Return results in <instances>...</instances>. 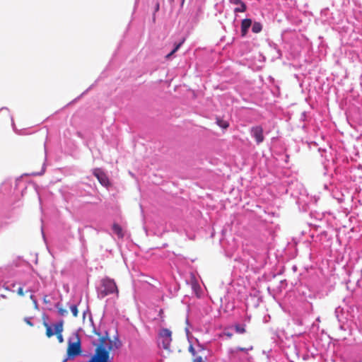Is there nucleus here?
Instances as JSON below:
<instances>
[{
  "mask_svg": "<svg viewBox=\"0 0 362 362\" xmlns=\"http://www.w3.org/2000/svg\"><path fill=\"white\" fill-rule=\"evenodd\" d=\"M110 353L105 347L99 346L95 349V354L88 362H109Z\"/></svg>",
  "mask_w": 362,
  "mask_h": 362,
  "instance_id": "obj_4",
  "label": "nucleus"
},
{
  "mask_svg": "<svg viewBox=\"0 0 362 362\" xmlns=\"http://www.w3.org/2000/svg\"><path fill=\"white\" fill-rule=\"evenodd\" d=\"M55 307L57 308V311H58V313L59 315L65 316L66 315H67V313H68L67 310L64 309L59 303H57L55 305Z\"/></svg>",
  "mask_w": 362,
  "mask_h": 362,
  "instance_id": "obj_13",
  "label": "nucleus"
},
{
  "mask_svg": "<svg viewBox=\"0 0 362 362\" xmlns=\"http://www.w3.org/2000/svg\"><path fill=\"white\" fill-rule=\"evenodd\" d=\"M112 230L119 238L123 237L122 230L119 225L114 224L112 226Z\"/></svg>",
  "mask_w": 362,
  "mask_h": 362,
  "instance_id": "obj_12",
  "label": "nucleus"
},
{
  "mask_svg": "<svg viewBox=\"0 0 362 362\" xmlns=\"http://www.w3.org/2000/svg\"><path fill=\"white\" fill-rule=\"evenodd\" d=\"M69 308L74 317L78 316V308L77 305L73 304L69 306Z\"/></svg>",
  "mask_w": 362,
  "mask_h": 362,
  "instance_id": "obj_19",
  "label": "nucleus"
},
{
  "mask_svg": "<svg viewBox=\"0 0 362 362\" xmlns=\"http://www.w3.org/2000/svg\"><path fill=\"white\" fill-rule=\"evenodd\" d=\"M81 352V341L77 338L76 341L71 342L69 341V346L67 349V354L64 361L73 359L77 356L80 355Z\"/></svg>",
  "mask_w": 362,
  "mask_h": 362,
  "instance_id": "obj_3",
  "label": "nucleus"
},
{
  "mask_svg": "<svg viewBox=\"0 0 362 362\" xmlns=\"http://www.w3.org/2000/svg\"><path fill=\"white\" fill-rule=\"evenodd\" d=\"M43 172H44V171H42V173H36L35 175H42V174L43 173Z\"/></svg>",
  "mask_w": 362,
  "mask_h": 362,
  "instance_id": "obj_28",
  "label": "nucleus"
},
{
  "mask_svg": "<svg viewBox=\"0 0 362 362\" xmlns=\"http://www.w3.org/2000/svg\"><path fill=\"white\" fill-rule=\"evenodd\" d=\"M54 334H60L63 331V321H60L53 325Z\"/></svg>",
  "mask_w": 362,
  "mask_h": 362,
  "instance_id": "obj_10",
  "label": "nucleus"
},
{
  "mask_svg": "<svg viewBox=\"0 0 362 362\" xmlns=\"http://www.w3.org/2000/svg\"><path fill=\"white\" fill-rule=\"evenodd\" d=\"M252 25V21L249 18H246L242 21L241 23V35L245 37L248 31V29Z\"/></svg>",
  "mask_w": 362,
  "mask_h": 362,
  "instance_id": "obj_8",
  "label": "nucleus"
},
{
  "mask_svg": "<svg viewBox=\"0 0 362 362\" xmlns=\"http://www.w3.org/2000/svg\"><path fill=\"white\" fill-rule=\"evenodd\" d=\"M38 289V284H34L33 286H30L26 289V292H30L31 293H35Z\"/></svg>",
  "mask_w": 362,
  "mask_h": 362,
  "instance_id": "obj_18",
  "label": "nucleus"
},
{
  "mask_svg": "<svg viewBox=\"0 0 362 362\" xmlns=\"http://www.w3.org/2000/svg\"><path fill=\"white\" fill-rule=\"evenodd\" d=\"M24 320H25V322L28 325H30V326H33V322L30 321V318H28V317H25V318L24 319Z\"/></svg>",
  "mask_w": 362,
  "mask_h": 362,
  "instance_id": "obj_25",
  "label": "nucleus"
},
{
  "mask_svg": "<svg viewBox=\"0 0 362 362\" xmlns=\"http://www.w3.org/2000/svg\"><path fill=\"white\" fill-rule=\"evenodd\" d=\"M57 334V338L59 339V342H62L63 341V337L62 335V333L60 334Z\"/></svg>",
  "mask_w": 362,
  "mask_h": 362,
  "instance_id": "obj_26",
  "label": "nucleus"
},
{
  "mask_svg": "<svg viewBox=\"0 0 362 362\" xmlns=\"http://www.w3.org/2000/svg\"><path fill=\"white\" fill-rule=\"evenodd\" d=\"M244 325L237 324L234 326L235 332L238 334H243L245 332V328Z\"/></svg>",
  "mask_w": 362,
  "mask_h": 362,
  "instance_id": "obj_15",
  "label": "nucleus"
},
{
  "mask_svg": "<svg viewBox=\"0 0 362 362\" xmlns=\"http://www.w3.org/2000/svg\"><path fill=\"white\" fill-rule=\"evenodd\" d=\"M30 299L32 300V302L34 303L35 305V308H37V301L35 297V296L33 294H31L30 296Z\"/></svg>",
  "mask_w": 362,
  "mask_h": 362,
  "instance_id": "obj_22",
  "label": "nucleus"
},
{
  "mask_svg": "<svg viewBox=\"0 0 362 362\" xmlns=\"http://www.w3.org/2000/svg\"><path fill=\"white\" fill-rule=\"evenodd\" d=\"M45 325L47 327V330H46L47 336L48 337L53 336L54 334V329H52V327L51 326L48 325L47 324H45Z\"/></svg>",
  "mask_w": 362,
  "mask_h": 362,
  "instance_id": "obj_17",
  "label": "nucleus"
},
{
  "mask_svg": "<svg viewBox=\"0 0 362 362\" xmlns=\"http://www.w3.org/2000/svg\"><path fill=\"white\" fill-rule=\"evenodd\" d=\"M218 124H219V126H221L223 128H227L228 127V124L226 122L218 123Z\"/></svg>",
  "mask_w": 362,
  "mask_h": 362,
  "instance_id": "obj_24",
  "label": "nucleus"
},
{
  "mask_svg": "<svg viewBox=\"0 0 362 362\" xmlns=\"http://www.w3.org/2000/svg\"><path fill=\"white\" fill-rule=\"evenodd\" d=\"M189 351L192 354V355L194 356V358H195L196 356H197L196 355V351L194 349V348L193 347V346L191 344L189 346Z\"/></svg>",
  "mask_w": 362,
  "mask_h": 362,
  "instance_id": "obj_21",
  "label": "nucleus"
},
{
  "mask_svg": "<svg viewBox=\"0 0 362 362\" xmlns=\"http://www.w3.org/2000/svg\"><path fill=\"white\" fill-rule=\"evenodd\" d=\"M16 283H11V284H6L4 286V288L6 289V290H8V291H13L14 292V287L16 286Z\"/></svg>",
  "mask_w": 362,
  "mask_h": 362,
  "instance_id": "obj_20",
  "label": "nucleus"
},
{
  "mask_svg": "<svg viewBox=\"0 0 362 362\" xmlns=\"http://www.w3.org/2000/svg\"><path fill=\"white\" fill-rule=\"evenodd\" d=\"M193 362H204L202 357L200 356H197L193 359Z\"/></svg>",
  "mask_w": 362,
  "mask_h": 362,
  "instance_id": "obj_23",
  "label": "nucleus"
},
{
  "mask_svg": "<svg viewBox=\"0 0 362 362\" xmlns=\"http://www.w3.org/2000/svg\"><path fill=\"white\" fill-rule=\"evenodd\" d=\"M252 349H253V347L252 346L248 348H243V347L238 346V347H235L233 349H230V353L231 354L235 355L238 354V351H244V352L247 353V351L252 350Z\"/></svg>",
  "mask_w": 362,
  "mask_h": 362,
  "instance_id": "obj_9",
  "label": "nucleus"
},
{
  "mask_svg": "<svg viewBox=\"0 0 362 362\" xmlns=\"http://www.w3.org/2000/svg\"><path fill=\"white\" fill-rule=\"evenodd\" d=\"M250 134L252 137L255 139L257 144L264 141V137L263 135V129L261 126L252 127L250 129Z\"/></svg>",
  "mask_w": 362,
  "mask_h": 362,
  "instance_id": "obj_5",
  "label": "nucleus"
},
{
  "mask_svg": "<svg viewBox=\"0 0 362 362\" xmlns=\"http://www.w3.org/2000/svg\"><path fill=\"white\" fill-rule=\"evenodd\" d=\"M230 3L236 6L234 8L235 13L244 12L246 10V6L242 0H230Z\"/></svg>",
  "mask_w": 362,
  "mask_h": 362,
  "instance_id": "obj_7",
  "label": "nucleus"
},
{
  "mask_svg": "<svg viewBox=\"0 0 362 362\" xmlns=\"http://www.w3.org/2000/svg\"><path fill=\"white\" fill-rule=\"evenodd\" d=\"M115 293H118V290L114 280L109 278L102 279L100 286L98 288V297L103 298Z\"/></svg>",
  "mask_w": 362,
  "mask_h": 362,
  "instance_id": "obj_1",
  "label": "nucleus"
},
{
  "mask_svg": "<svg viewBox=\"0 0 362 362\" xmlns=\"http://www.w3.org/2000/svg\"><path fill=\"white\" fill-rule=\"evenodd\" d=\"M324 188H325V189H329L328 185H324Z\"/></svg>",
  "mask_w": 362,
  "mask_h": 362,
  "instance_id": "obj_27",
  "label": "nucleus"
},
{
  "mask_svg": "<svg viewBox=\"0 0 362 362\" xmlns=\"http://www.w3.org/2000/svg\"><path fill=\"white\" fill-rule=\"evenodd\" d=\"M93 175L98 178L100 183L105 187L109 185V180L106 175L100 169H95Z\"/></svg>",
  "mask_w": 362,
  "mask_h": 362,
  "instance_id": "obj_6",
  "label": "nucleus"
},
{
  "mask_svg": "<svg viewBox=\"0 0 362 362\" xmlns=\"http://www.w3.org/2000/svg\"><path fill=\"white\" fill-rule=\"evenodd\" d=\"M184 42V40H182L181 42H180L179 43H177V45H175L174 49L169 53L166 55V58H170L174 53H175L179 49L180 47L182 46V43Z\"/></svg>",
  "mask_w": 362,
  "mask_h": 362,
  "instance_id": "obj_14",
  "label": "nucleus"
},
{
  "mask_svg": "<svg viewBox=\"0 0 362 362\" xmlns=\"http://www.w3.org/2000/svg\"><path fill=\"white\" fill-rule=\"evenodd\" d=\"M28 284V282H24V283L20 284V286L17 289V293L18 296H23L25 295L24 291H23V287L25 286Z\"/></svg>",
  "mask_w": 362,
  "mask_h": 362,
  "instance_id": "obj_16",
  "label": "nucleus"
},
{
  "mask_svg": "<svg viewBox=\"0 0 362 362\" xmlns=\"http://www.w3.org/2000/svg\"><path fill=\"white\" fill-rule=\"evenodd\" d=\"M251 26H252V31L255 33H259L262 30V24L258 22H255Z\"/></svg>",
  "mask_w": 362,
  "mask_h": 362,
  "instance_id": "obj_11",
  "label": "nucleus"
},
{
  "mask_svg": "<svg viewBox=\"0 0 362 362\" xmlns=\"http://www.w3.org/2000/svg\"><path fill=\"white\" fill-rule=\"evenodd\" d=\"M171 335L172 332L170 329L165 328L160 329L158 334V345L165 350H169L172 341Z\"/></svg>",
  "mask_w": 362,
  "mask_h": 362,
  "instance_id": "obj_2",
  "label": "nucleus"
},
{
  "mask_svg": "<svg viewBox=\"0 0 362 362\" xmlns=\"http://www.w3.org/2000/svg\"><path fill=\"white\" fill-rule=\"evenodd\" d=\"M170 2L173 1L174 0H169Z\"/></svg>",
  "mask_w": 362,
  "mask_h": 362,
  "instance_id": "obj_29",
  "label": "nucleus"
}]
</instances>
